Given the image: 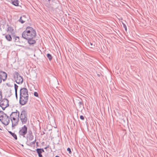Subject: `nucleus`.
I'll use <instances>...</instances> for the list:
<instances>
[{
  "instance_id": "obj_24",
  "label": "nucleus",
  "mask_w": 157,
  "mask_h": 157,
  "mask_svg": "<svg viewBox=\"0 0 157 157\" xmlns=\"http://www.w3.org/2000/svg\"><path fill=\"white\" fill-rule=\"evenodd\" d=\"M1 82H2V80H1V78H0V84L1 83Z\"/></svg>"
},
{
  "instance_id": "obj_15",
  "label": "nucleus",
  "mask_w": 157,
  "mask_h": 157,
  "mask_svg": "<svg viewBox=\"0 0 157 157\" xmlns=\"http://www.w3.org/2000/svg\"><path fill=\"white\" fill-rule=\"evenodd\" d=\"M9 132L15 140L17 139V136L14 133L10 131H9Z\"/></svg>"
},
{
  "instance_id": "obj_13",
  "label": "nucleus",
  "mask_w": 157,
  "mask_h": 157,
  "mask_svg": "<svg viewBox=\"0 0 157 157\" xmlns=\"http://www.w3.org/2000/svg\"><path fill=\"white\" fill-rule=\"evenodd\" d=\"M25 16H23L20 18L19 21L21 23H23L25 21Z\"/></svg>"
},
{
  "instance_id": "obj_8",
  "label": "nucleus",
  "mask_w": 157,
  "mask_h": 157,
  "mask_svg": "<svg viewBox=\"0 0 157 157\" xmlns=\"http://www.w3.org/2000/svg\"><path fill=\"white\" fill-rule=\"evenodd\" d=\"M27 127L25 125H24L20 130L19 133L21 135L24 136L27 133Z\"/></svg>"
},
{
  "instance_id": "obj_25",
  "label": "nucleus",
  "mask_w": 157,
  "mask_h": 157,
  "mask_svg": "<svg viewBox=\"0 0 157 157\" xmlns=\"http://www.w3.org/2000/svg\"><path fill=\"white\" fill-rule=\"evenodd\" d=\"M125 30L126 31L127 30V28H126V27L125 28Z\"/></svg>"
},
{
  "instance_id": "obj_19",
  "label": "nucleus",
  "mask_w": 157,
  "mask_h": 157,
  "mask_svg": "<svg viewBox=\"0 0 157 157\" xmlns=\"http://www.w3.org/2000/svg\"><path fill=\"white\" fill-rule=\"evenodd\" d=\"M34 95L36 97H38V95H39L38 94L37 92H34Z\"/></svg>"
},
{
  "instance_id": "obj_21",
  "label": "nucleus",
  "mask_w": 157,
  "mask_h": 157,
  "mask_svg": "<svg viewBox=\"0 0 157 157\" xmlns=\"http://www.w3.org/2000/svg\"><path fill=\"white\" fill-rule=\"evenodd\" d=\"M67 151H69V154H71V149L68 147L67 149Z\"/></svg>"
},
{
  "instance_id": "obj_4",
  "label": "nucleus",
  "mask_w": 157,
  "mask_h": 157,
  "mask_svg": "<svg viewBox=\"0 0 157 157\" xmlns=\"http://www.w3.org/2000/svg\"><path fill=\"white\" fill-rule=\"evenodd\" d=\"M0 120L3 124L7 125L10 122V118L6 114L0 113Z\"/></svg>"
},
{
  "instance_id": "obj_9",
  "label": "nucleus",
  "mask_w": 157,
  "mask_h": 157,
  "mask_svg": "<svg viewBox=\"0 0 157 157\" xmlns=\"http://www.w3.org/2000/svg\"><path fill=\"white\" fill-rule=\"evenodd\" d=\"M7 77V74L5 72L1 71H0V78L1 80H2L5 81Z\"/></svg>"
},
{
  "instance_id": "obj_16",
  "label": "nucleus",
  "mask_w": 157,
  "mask_h": 157,
  "mask_svg": "<svg viewBox=\"0 0 157 157\" xmlns=\"http://www.w3.org/2000/svg\"><path fill=\"white\" fill-rule=\"evenodd\" d=\"M36 151L38 154H41L42 152H44V150L43 149L38 148L36 149Z\"/></svg>"
},
{
  "instance_id": "obj_3",
  "label": "nucleus",
  "mask_w": 157,
  "mask_h": 157,
  "mask_svg": "<svg viewBox=\"0 0 157 157\" xmlns=\"http://www.w3.org/2000/svg\"><path fill=\"white\" fill-rule=\"evenodd\" d=\"M19 112H13L11 115V118L13 126L16 125L19 120Z\"/></svg>"
},
{
  "instance_id": "obj_12",
  "label": "nucleus",
  "mask_w": 157,
  "mask_h": 157,
  "mask_svg": "<svg viewBox=\"0 0 157 157\" xmlns=\"http://www.w3.org/2000/svg\"><path fill=\"white\" fill-rule=\"evenodd\" d=\"M12 4L15 6H19V1L17 0H12Z\"/></svg>"
},
{
  "instance_id": "obj_23",
  "label": "nucleus",
  "mask_w": 157,
  "mask_h": 157,
  "mask_svg": "<svg viewBox=\"0 0 157 157\" xmlns=\"http://www.w3.org/2000/svg\"><path fill=\"white\" fill-rule=\"evenodd\" d=\"M38 155H39V157H42V155L41 154H38Z\"/></svg>"
},
{
  "instance_id": "obj_22",
  "label": "nucleus",
  "mask_w": 157,
  "mask_h": 157,
  "mask_svg": "<svg viewBox=\"0 0 157 157\" xmlns=\"http://www.w3.org/2000/svg\"><path fill=\"white\" fill-rule=\"evenodd\" d=\"M80 118L82 120H84V117L82 115L80 116Z\"/></svg>"
},
{
  "instance_id": "obj_26",
  "label": "nucleus",
  "mask_w": 157,
  "mask_h": 157,
  "mask_svg": "<svg viewBox=\"0 0 157 157\" xmlns=\"http://www.w3.org/2000/svg\"><path fill=\"white\" fill-rule=\"evenodd\" d=\"M55 157H59L58 156H55Z\"/></svg>"
},
{
  "instance_id": "obj_6",
  "label": "nucleus",
  "mask_w": 157,
  "mask_h": 157,
  "mask_svg": "<svg viewBox=\"0 0 157 157\" xmlns=\"http://www.w3.org/2000/svg\"><path fill=\"white\" fill-rule=\"evenodd\" d=\"M9 101L7 99L4 98L2 99L0 102V106L3 110L5 109L9 106Z\"/></svg>"
},
{
  "instance_id": "obj_17",
  "label": "nucleus",
  "mask_w": 157,
  "mask_h": 157,
  "mask_svg": "<svg viewBox=\"0 0 157 157\" xmlns=\"http://www.w3.org/2000/svg\"><path fill=\"white\" fill-rule=\"evenodd\" d=\"M18 86L16 84H14V89L15 90V95L17 97V90L18 89Z\"/></svg>"
},
{
  "instance_id": "obj_11",
  "label": "nucleus",
  "mask_w": 157,
  "mask_h": 157,
  "mask_svg": "<svg viewBox=\"0 0 157 157\" xmlns=\"http://www.w3.org/2000/svg\"><path fill=\"white\" fill-rule=\"evenodd\" d=\"M14 42L15 44L16 45L19 46L20 41L19 40V38L18 37H15V38Z\"/></svg>"
},
{
  "instance_id": "obj_18",
  "label": "nucleus",
  "mask_w": 157,
  "mask_h": 157,
  "mask_svg": "<svg viewBox=\"0 0 157 157\" xmlns=\"http://www.w3.org/2000/svg\"><path fill=\"white\" fill-rule=\"evenodd\" d=\"M47 56L50 61H51L52 59V57L50 54H47Z\"/></svg>"
},
{
  "instance_id": "obj_10",
  "label": "nucleus",
  "mask_w": 157,
  "mask_h": 157,
  "mask_svg": "<svg viewBox=\"0 0 157 157\" xmlns=\"http://www.w3.org/2000/svg\"><path fill=\"white\" fill-rule=\"evenodd\" d=\"M8 32L11 34H14L15 33V30L11 27H9L8 28Z\"/></svg>"
},
{
  "instance_id": "obj_7",
  "label": "nucleus",
  "mask_w": 157,
  "mask_h": 157,
  "mask_svg": "<svg viewBox=\"0 0 157 157\" xmlns=\"http://www.w3.org/2000/svg\"><path fill=\"white\" fill-rule=\"evenodd\" d=\"M20 119L23 123H25L27 121V113L25 111L23 110L21 112L20 115Z\"/></svg>"
},
{
  "instance_id": "obj_5",
  "label": "nucleus",
  "mask_w": 157,
  "mask_h": 157,
  "mask_svg": "<svg viewBox=\"0 0 157 157\" xmlns=\"http://www.w3.org/2000/svg\"><path fill=\"white\" fill-rule=\"evenodd\" d=\"M14 79L17 84H21L23 82V79L19 74L16 72L13 75Z\"/></svg>"
},
{
  "instance_id": "obj_27",
  "label": "nucleus",
  "mask_w": 157,
  "mask_h": 157,
  "mask_svg": "<svg viewBox=\"0 0 157 157\" xmlns=\"http://www.w3.org/2000/svg\"><path fill=\"white\" fill-rule=\"evenodd\" d=\"M48 0V1H50V0Z\"/></svg>"
},
{
  "instance_id": "obj_2",
  "label": "nucleus",
  "mask_w": 157,
  "mask_h": 157,
  "mask_svg": "<svg viewBox=\"0 0 157 157\" xmlns=\"http://www.w3.org/2000/svg\"><path fill=\"white\" fill-rule=\"evenodd\" d=\"M28 99V92L27 89L25 88L21 89L20 90V104L23 105L27 102Z\"/></svg>"
},
{
  "instance_id": "obj_1",
  "label": "nucleus",
  "mask_w": 157,
  "mask_h": 157,
  "mask_svg": "<svg viewBox=\"0 0 157 157\" xmlns=\"http://www.w3.org/2000/svg\"><path fill=\"white\" fill-rule=\"evenodd\" d=\"M36 33L35 30L32 27H28L22 33L23 38L28 40L30 44H33L36 43L35 38Z\"/></svg>"
},
{
  "instance_id": "obj_20",
  "label": "nucleus",
  "mask_w": 157,
  "mask_h": 157,
  "mask_svg": "<svg viewBox=\"0 0 157 157\" xmlns=\"http://www.w3.org/2000/svg\"><path fill=\"white\" fill-rule=\"evenodd\" d=\"M2 92L1 91H0V101L2 100Z\"/></svg>"
},
{
  "instance_id": "obj_14",
  "label": "nucleus",
  "mask_w": 157,
  "mask_h": 157,
  "mask_svg": "<svg viewBox=\"0 0 157 157\" xmlns=\"http://www.w3.org/2000/svg\"><path fill=\"white\" fill-rule=\"evenodd\" d=\"M5 37L6 39L9 41H11L12 40V38L10 35H6Z\"/></svg>"
}]
</instances>
